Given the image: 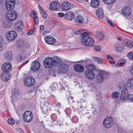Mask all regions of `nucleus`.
Here are the masks:
<instances>
[{
  "label": "nucleus",
  "mask_w": 133,
  "mask_h": 133,
  "mask_svg": "<svg viewBox=\"0 0 133 133\" xmlns=\"http://www.w3.org/2000/svg\"><path fill=\"white\" fill-rule=\"evenodd\" d=\"M61 104L59 102H57L56 104V106L58 107V108L60 107H61Z\"/></svg>",
  "instance_id": "57"
},
{
  "label": "nucleus",
  "mask_w": 133,
  "mask_h": 133,
  "mask_svg": "<svg viewBox=\"0 0 133 133\" xmlns=\"http://www.w3.org/2000/svg\"><path fill=\"white\" fill-rule=\"evenodd\" d=\"M120 61H122V63L123 65L125 64L127 62V60L125 59H121Z\"/></svg>",
  "instance_id": "52"
},
{
  "label": "nucleus",
  "mask_w": 133,
  "mask_h": 133,
  "mask_svg": "<svg viewBox=\"0 0 133 133\" xmlns=\"http://www.w3.org/2000/svg\"><path fill=\"white\" fill-rule=\"evenodd\" d=\"M74 69L76 71L79 72H82L84 71L83 66L80 64H76L74 67Z\"/></svg>",
  "instance_id": "20"
},
{
  "label": "nucleus",
  "mask_w": 133,
  "mask_h": 133,
  "mask_svg": "<svg viewBox=\"0 0 133 133\" xmlns=\"http://www.w3.org/2000/svg\"><path fill=\"white\" fill-rule=\"evenodd\" d=\"M120 94L119 92L116 91L113 92L112 93V95L113 98L117 99L119 97Z\"/></svg>",
  "instance_id": "28"
},
{
  "label": "nucleus",
  "mask_w": 133,
  "mask_h": 133,
  "mask_svg": "<svg viewBox=\"0 0 133 133\" xmlns=\"http://www.w3.org/2000/svg\"><path fill=\"white\" fill-rule=\"evenodd\" d=\"M71 109H68L67 110H66L65 111V112L66 114V115L67 116V117H70V113Z\"/></svg>",
  "instance_id": "42"
},
{
  "label": "nucleus",
  "mask_w": 133,
  "mask_h": 133,
  "mask_svg": "<svg viewBox=\"0 0 133 133\" xmlns=\"http://www.w3.org/2000/svg\"><path fill=\"white\" fill-rule=\"evenodd\" d=\"M127 7H123L122 9V13L127 16H129L131 14V10Z\"/></svg>",
  "instance_id": "26"
},
{
  "label": "nucleus",
  "mask_w": 133,
  "mask_h": 133,
  "mask_svg": "<svg viewBox=\"0 0 133 133\" xmlns=\"http://www.w3.org/2000/svg\"><path fill=\"white\" fill-rule=\"evenodd\" d=\"M98 74L96 76L97 81L99 83L103 82L104 79H107L109 76V74L101 70H99Z\"/></svg>",
  "instance_id": "6"
},
{
  "label": "nucleus",
  "mask_w": 133,
  "mask_h": 133,
  "mask_svg": "<svg viewBox=\"0 0 133 133\" xmlns=\"http://www.w3.org/2000/svg\"><path fill=\"white\" fill-rule=\"evenodd\" d=\"M115 51L118 53H121L124 51V47L119 43H117L114 45Z\"/></svg>",
  "instance_id": "14"
},
{
  "label": "nucleus",
  "mask_w": 133,
  "mask_h": 133,
  "mask_svg": "<svg viewBox=\"0 0 133 133\" xmlns=\"http://www.w3.org/2000/svg\"><path fill=\"white\" fill-rule=\"evenodd\" d=\"M8 122L10 125L14 124L15 122L14 120L12 118H9L8 120Z\"/></svg>",
  "instance_id": "37"
},
{
  "label": "nucleus",
  "mask_w": 133,
  "mask_h": 133,
  "mask_svg": "<svg viewBox=\"0 0 133 133\" xmlns=\"http://www.w3.org/2000/svg\"><path fill=\"white\" fill-rule=\"evenodd\" d=\"M59 3L57 1H53L50 4V9L52 11L57 10L59 8Z\"/></svg>",
  "instance_id": "13"
},
{
  "label": "nucleus",
  "mask_w": 133,
  "mask_h": 133,
  "mask_svg": "<svg viewBox=\"0 0 133 133\" xmlns=\"http://www.w3.org/2000/svg\"><path fill=\"white\" fill-rule=\"evenodd\" d=\"M78 32H78V31L77 30V31H75V32H74V34L75 35H77L79 34Z\"/></svg>",
  "instance_id": "61"
},
{
  "label": "nucleus",
  "mask_w": 133,
  "mask_h": 133,
  "mask_svg": "<svg viewBox=\"0 0 133 133\" xmlns=\"http://www.w3.org/2000/svg\"><path fill=\"white\" fill-rule=\"evenodd\" d=\"M13 54L11 51L6 52L4 54L5 58L8 60H11L12 59Z\"/></svg>",
  "instance_id": "23"
},
{
  "label": "nucleus",
  "mask_w": 133,
  "mask_h": 133,
  "mask_svg": "<svg viewBox=\"0 0 133 133\" xmlns=\"http://www.w3.org/2000/svg\"><path fill=\"white\" fill-rule=\"evenodd\" d=\"M51 119L53 121H56L57 118V116L56 114H51L50 116Z\"/></svg>",
  "instance_id": "31"
},
{
  "label": "nucleus",
  "mask_w": 133,
  "mask_h": 133,
  "mask_svg": "<svg viewBox=\"0 0 133 133\" xmlns=\"http://www.w3.org/2000/svg\"><path fill=\"white\" fill-rule=\"evenodd\" d=\"M133 81V77L131 78L130 79H128V82L127 83H126L125 84H127L128 83H130V82H132V81Z\"/></svg>",
  "instance_id": "54"
},
{
  "label": "nucleus",
  "mask_w": 133,
  "mask_h": 133,
  "mask_svg": "<svg viewBox=\"0 0 133 133\" xmlns=\"http://www.w3.org/2000/svg\"><path fill=\"white\" fill-rule=\"evenodd\" d=\"M100 4L99 0H91L90 4L91 6L94 8H98Z\"/></svg>",
  "instance_id": "22"
},
{
  "label": "nucleus",
  "mask_w": 133,
  "mask_h": 133,
  "mask_svg": "<svg viewBox=\"0 0 133 133\" xmlns=\"http://www.w3.org/2000/svg\"><path fill=\"white\" fill-rule=\"evenodd\" d=\"M23 118L24 121L27 122H30L33 118V114L29 111H26L23 114Z\"/></svg>",
  "instance_id": "9"
},
{
  "label": "nucleus",
  "mask_w": 133,
  "mask_h": 133,
  "mask_svg": "<svg viewBox=\"0 0 133 133\" xmlns=\"http://www.w3.org/2000/svg\"><path fill=\"white\" fill-rule=\"evenodd\" d=\"M3 25L4 27H7L8 26V24H9V22L8 21H5L4 23H3Z\"/></svg>",
  "instance_id": "48"
},
{
  "label": "nucleus",
  "mask_w": 133,
  "mask_h": 133,
  "mask_svg": "<svg viewBox=\"0 0 133 133\" xmlns=\"http://www.w3.org/2000/svg\"><path fill=\"white\" fill-rule=\"evenodd\" d=\"M109 62L111 64H114L115 63V62L114 61H109Z\"/></svg>",
  "instance_id": "59"
},
{
  "label": "nucleus",
  "mask_w": 133,
  "mask_h": 133,
  "mask_svg": "<svg viewBox=\"0 0 133 133\" xmlns=\"http://www.w3.org/2000/svg\"><path fill=\"white\" fill-rule=\"evenodd\" d=\"M40 30L41 31H43L44 28V26L43 25H41L40 26Z\"/></svg>",
  "instance_id": "56"
},
{
  "label": "nucleus",
  "mask_w": 133,
  "mask_h": 133,
  "mask_svg": "<svg viewBox=\"0 0 133 133\" xmlns=\"http://www.w3.org/2000/svg\"><path fill=\"white\" fill-rule=\"evenodd\" d=\"M60 60H58V57L54 56L53 58L51 57L46 58L44 61V65L46 68H51L54 65L55 66L59 65V62Z\"/></svg>",
  "instance_id": "2"
},
{
  "label": "nucleus",
  "mask_w": 133,
  "mask_h": 133,
  "mask_svg": "<svg viewBox=\"0 0 133 133\" xmlns=\"http://www.w3.org/2000/svg\"><path fill=\"white\" fill-rule=\"evenodd\" d=\"M18 45L19 48L23 47L24 46V44L23 42L22 41H19L18 42Z\"/></svg>",
  "instance_id": "39"
},
{
  "label": "nucleus",
  "mask_w": 133,
  "mask_h": 133,
  "mask_svg": "<svg viewBox=\"0 0 133 133\" xmlns=\"http://www.w3.org/2000/svg\"><path fill=\"white\" fill-rule=\"evenodd\" d=\"M34 22H35L34 24L37 25L38 23V16H37L34 18Z\"/></svg>",
  "instance_id": "41"
},
{
  "label": "nucleus",
  "mask_w": 133,
  "mask_h": 133,
  "mask_svg": "<svg viewBox=\"0 0 133 133\" xmlns=\"http://www.w3.org/2000/svg\"><path fill=\"white\" fill-rule=\"evenodd\" d=\"M35 80L34 78L30 76L26 77L24 80V83L26 86L31 87L34 84Z\"/></svg>",
  "instance_id": "7"
},
{
  "label": "nucleus",
  "mask_w": 133,
  "mask_h": 133,
  "mask_svg": "<svg viewBox=\"0 0 133 133\" xmlns=\"http://www.w3.org/2000/svg\"><path fill=\"white\" fill-rule=\"evenodd\" d=\"M115 0H103L104 3L107 4H110L114 2Z\"/></svg>",
  "instance_id": "32"
},
{
  "label": "nucleus",
  "mask_w": 133,
  "mask_h": 133,
  "mask_svg": "<svg viewBox=\"0 0 133 133\" xmlns=\"http://www.w3.org/2000/svg\"><path fill=\"white\" fill-rule=\"evenodd\" d=\"M127 84L128 85H129L128 86L129 87H131L132 88L131 89H133V82H132L128 83V84Z\"/></svg>",
  "instance_id": "49"
},
{
  "label": "nucleus",
  "mask_w": 133,
  "mask_h": 133,
  "mask_svg": "<svg viewBox=\"0 0 133 133\" xmlns=\"http://www.w3.org/2000/svg\"><path fill=\"white\" fill-rule=\"evenodd\" d=\"M15 4V0H6L5 3V7L9 10L7 16V19L9 21H13L17 17V14L12 10L14 8Z\"/></svg>",
  "instance_id": "1"
},
{
  "label": "nucleus",
  "mask_w": 133,
  "mask_h": 133,
  "mask_svg": "<svg viewBox=\"0 0 133 133\" xmlns=\"http://www.w3.org/2000/svg\"><path fill=\"white\" fill-rule=\"evenodd\" d=\"M128 58L131 60H133V52H130L127 54Z\"/></svg>",
  "instance_id": "36"
},
{
  "label": "nucleus",
  "mask_w": 133,
  "mask_h": 133,
  "mask_svg": "<svg viewBox=\"0 0 133 133\" xmlns=\"http://www.w3.org/2000/svg\"><path fill=\"white\" fill-rule=\"evenodd\" d=\"M85 61H85L84 60H81V61H78L75 62H72V63L73 64L74 63H77L79 62H85Z\"/></svg>",
  "instance_id": "58"
},
{
  "label": "nucleus",
  "mask_w": 133,
  "mask_h": 133,
  "mask_svg": "<svg viewBox=\"0 0 133 133\" xmlns=\"http://www.w3.org/2000/svg\"><path fill=\"white\" fill-rule=\"evenodd\" d=\"M31 65V69L34 71H37L38 70L41 66L40 63L36 60L32 62Z\"/></svg>",
  "instance_id": "12"
},
{
  "label": "nucleus",
  "mask_w": 133,
  "mask_h": 133,
  "mask_svg": "<svg viewBox=\"0 0 133 133\" xmlns=\"http://www.w3.org/2000/svg\"><path fill=\"white\" fill-rule=\"evenodd\" d=\"M130 72L131 75H133V65L131 67L130 70Z\"/></svg>",
  "instance_id": "55"
},
{
  "label": "nucleus",
  "mask_w": 133,
  "mask_h": 133,
  "mask_svg": "<svg viewBox=\"0 0 133 133\" xmlns=\"http://www.w3.org/2000/svg\"><path fill=\"white\" fill-rule=\"evenodd\" d=\"M38 6L39 8V9L40 11H42V10H41V9H42V7L40 5H38Z\"/></svg>",
  "instance_id": "63"
},
{
  "label": "nucleus",
  "mask_w": 133,
  "mask_h": 133,
  "mask_svg": "<svg viewBox=\"0 0 133 133\" xmlns=\"http://www.w3.org/2000/svg\"><path fill=\"white\" fill-rule=\"evenodd\" d=\"M99 37L100 40L103 39L104 37L103 34L102 33H100Z\"/></svg>",
  "instance_id": "45"
},
{
  "label": "nucleus",
  "mask_w": 133,
  "mask_h": 133,
  "mask_svg": "<svg viewBox=\"0 0 133 133\" xmlns=\"http://www.w3.org/2000/svg\"><path fill=\"white\" fill-rule=\"evenodd\" d=\"M36 29L35 28H34L33 29H31L27 33V34L28 35H30L32 34L34 32H35L36 31Z\"/></svg>",
  "instance_id": "40"
},
{
  "label": "nucleus",
  "mask_w": 133,
  "mask_h": 133,
  "mask_svg": "<svg viewBox=\"0 0 133 133\" xmlns=\"http://www.w3.org/2000/svg\"><path fill=\"white\" fill-rule=\"evenodd\" d=\"M23 58L22 56L21 55L20 56L19 58V61L20 62H21L22 61V58Z\"/></svg>",
  "instance_id": "62"
},
{
  "label": "nucleus",
  "mask_w": 133,
  "mask_h": 133,
  "mask_svg": "<svg viewBox=\"0 0 133 133\" xmlns=\"http://www.w3.org/2000/svg\"><path fill=\"white\" fill-rule=\"evenodd\" d=\"M36 15V13L35 12V11L34 10H33L31 11L30 13V15L31 17L34 18V17H35Z\"/></svg>",
  "instance_id": "38"
},
{
  "label": "nucleus",
  "mask_w": 133,
  "mask_h": 133,
  "mask_svg": "<svg viewBox=\"0 0 133 133\" xmlns=\"http://www.w3.org/2000/svg\"><path fill=\"white\" fill-rule=\"evenodd\" d=\"M94 48L95 50L97 51H99L101 49V47L99 46H95Z\"/></svg>",
  "instance_id": "44"
},
{
  "label": "nucleus",
  "mask_w": 133,
  "mask_h": 133,
  "mask_svg": "<svg viewBox=\"0 0 133 133\" xmlns=\"http://www.w3.org/2000/svg\"><path fill=\"white\" fill-rule=\"evenodd\" d=\"M23 27V26L22 24H20L19 25H16L15 28L17 31H21L22 30Z\"/></svg>",
  "instance_id": "29"
},
{
  "label": "nucleus",
  "mask_w": 133,
  "mask_h": 133,
  "mask_svg": "<svg viewBox=\"0 0 133 133\" xmlns=\"http://www.w3.org/2000/svg\"><path fill=\"white\" fill-rule=\"evenodd\" d=\"M42 11H40V13L41 14L42 17L44 19L46 18L47 17V14L43 9H41Z\"/></svg>",
  "instance_id": "30"
},
{
  "label": "nucleus",
  "mask_w": 133,
  "mask_h": 133,
  "mask_svg": "<svg viewBox=\"0 0 133 133\" xmlns=\"http://www.w3.org/2000/svg\"><path fill=\"white\" fill-rule=\"evenodd\" d=\"M74 13L72 11H69L66 12L64 18L67 20L71 21L74 19Z\"/></svg>",
  "instance_id": "16"
},
{
  "label": "nucleus",
  "mask_w": 133,
  "mask_h": 133,
  "mask_svg": "<svg viewBox=\"0 0 133 133\" xmlns=\"http://www.w3.org/2000/svg\"><path fill=\"white\" fill-rule=\"evenodd\" d=\"M66 99H67L68 101V102L69 103H73L74 102L73 100V97H71L70 96H69L66 97Z\"/></svg>",
  "instance_id": "33"
},
{
  "label": "nucleus",
  "mask_w": 133,
  "mask_h": 133,
  "mask_svg": "<svg viewBox=\"0 0 133 133\" xmlns=\"http://www.w3.org/2000/svg\"><path fill=\"white\" fill-rule=\"evenodd\" d=\"M96 14L97 16L100 18L104 17V13L102 8H98L96 11Z\"/></svg>",
  "instance_id": "24"
},
{
  "label": "nucleus",
  "mask_w": 133,
  "mask_h": 133,
  "mask_svg": "<svg viewBox=\"0 0 133 133\" xmlns=\"http://www.w3.org/2000/svg\"><path fill=\"white\" fill-rule=\"evenodd\" d=\"M90 35V33L88 32L82 33L80 35V36L82 37L81 39V41L82 43L85 41L86 40H87V39L89 37V36Z\"/></svg>",
  "instance_id": "18"
},
{
  "label": "nucleus",
  "mask_w": 133,
  "mask_h": 133,
  "mask_svg": "<svg viewBox=\"0 0 133 133\" xmlns=\"http://www.w3.org/2000/svg\"><path fill=\"white\" fill-rule=\"evenodd\" d=\"M78 119V118L77 117L75 116L72 117L71 120L74 122H75L77 121Z\"/></svg>",
  "instance_id": "47"
},
{
  "label": "nucleus",
  "mask_w": 133,
  "mask_h": 133,
  "mask_svg": "<svg viewBox=\"0 0 133 133\" xmlns=\"http://www.w3.org/2000/svg\"><path fill=\"white\" fill-rule=\"evenodd\" d=\"M71 7L70 3L67 2H65L62 4L61 8L63 11H66L69 10Z\"/></svg>",
  "instance_id": "19"
},
{
  "label": "nucleus",
  "mask_w": 133,
  "mask_h": 133,
  "mask_svg": "<svg viewBox=\"0 0 133 133\" xmlns=\"http://www.w3.org/2000/svg\"><path fill=\"white\" fill-rule=\"evenodd\" d=\"M124 44L128 47L133 48V42L128 39H124L123 41Z\"/></svg>",
  "instance_id": "21"
},
{
  "label": "nucleus",
  "mask_w": 133,
  "mask_h": 133,
  "mask_svg": "<svg viewBox=\"0 0 133 133\" xmlns=\"http://www.w3.org/2000/svg\"><path fill=\"white\" fill-rule=\"evenodd\" d=\"M17 35L16 32L14 31H11L7 33L6 37L9 40L11 41L14 40L16 37Z\"/></svg>",
  "instance_id": "11"
},
{
  "label": "nucleus",
  "mask_w": 133,
  "mask_h": 133,
  "mask_svg": "<svg viewBox=\"0 0 133 133\" xmlns=\"http://www.w3.org/2000/svg\"><path fill=\"white\" fill-rule=\"evenodd\" d=\"M17 130L20 133H24L22 129L21 128H17Z\"/></svg>",
  "instance_id": "51"
},
{
  "label": "nucleus",
  "mask_w": 133,
  "mask_h": 133,
  "mask_svg": "<svg viewBox=\"0 0 133 133\" xmlns=\"http://www.w3.org/2000/svg\"><path fill=\"white\" fill-rule=\"evenodd\" d=\"M84 21V18L82 16H78L76 17L75 21L78 24L82 23Z\"/></svg>",
  "instance_id": "27"
},
{
  "label": "nucleus",
  "mask_w": 133,
  "mask_h": 133,
  "mask_svg": "<svg viewBox=\"0 0 133 133\" xmlns=\"http://www.w3.org/2000/svg\"><path fill=\"white\" fill-rule=\"evenodd\" d=\"M45 42L48 44H53L56 42V39L54 37L51 36H49L45 39Z\"/></svg>",
  "instance_id": "17"
},
{
  "label": "nucleus",
  "mask_w": 133,
  "mask_h": 133,
  "mask_svg": "<svg viewBox=\"0 0 133 133\" xmlns=\"http://www.w3.org/2000/svg\"><path fill=\"white\" fill-rule=\"evenodd\" d=\"M19 123V120H16L15 121V123L17 125Z\"/></svg>",
  "instance_id": "60"
},
{
  "label": "nucleus",
  "mask_w": 133,
  "mask_h": 133,
  "mask_svg": "<svg viewBox=\"0 0 133 133\" xmlns=\"http://www.w3.org/2000/svg\"><path fill=\"white\" fill-rule=\"evenodd\" d=\"M94 59L95 61L97 62L99 64H102V58L96 57H94Z\"/></svg>",
  "instance_id": "35"
},
{
  "label": "nucleus",
  "mask_w": 133,
  "mask_h": 133,
  "mask_svg": "<svg viewBox=\"0 0 133 133\" xmlns=\"http://www.w3.org/2000/svg\"><path fill=\"white\" fill-rule=\"evenodd\" d=\"M12 95L16 96V95L19 96L20 95V94L18 93L17 90L15 89H14V90L12 91Z\"/></svg>",
  "instance_id": "34"
},
{
  "label": "nucleus",
  "mask_w": 133,
  "mask_h": 133,
  "mask_svg": "<svg viewBox=\"0 0 133 133\" xmlns=\"http://www.w3.org/2000/svg\"><path fill=\"white\" fill-rule=\"evenodd\" d=\"M58 15L59 17H62L64 16L65 17V15H64L63 13L62 12L58 13Z\"/></svg>",
  "instance_id": "50"
},
{
  "label": "nucleus",
  "mask_w": 133,
  "mask_h": 133,
  "mask_svg": "<svg viewBox=\"0 0 133 133\" xmlns=\"http://www.w3.org/2000/svg\"><path fill=\"white\" fill-rule=\"evenodd\" d=\"M123 88L120 96V99L122 100H130L133 101V95L129 94L127 87L124 84L122 86Z\"/></svg>",
  "instance_id": "4"
},
{
  "label": "nucleus",
  "mask_w": 133,
  "mask_h": 133,
  "mask_svg": "<svg viewBox=\"0 0 133 133\" xmlns=\"http://www.w3.org/2000/svg\"><path fill=\"white\" fill-rule=\"evenodd\" d=\"M8 73H2L1 78L3 81H8L11 76L10 74Z\"/></svg>",
  "instance_id": "25"
},
{
  "label": "nucleus",
  "mask_w": 133,
  "mask_h": 133,
  "mask_svg": "<svg viewBox=\"0 0 133 133\" xmlns=\"http://www.w3.org/2000/svg\"><path fill=\"white\" fill-rule=\"evenodd\" d=\"M87 40L83 42L82 44L85 46H92L93 45L95 42L94 39L92 38L89 37Z\"/></svg>",
  "instance_id": "15"
},
{
  "label": "nucleus",
  "mask_w": 133,
  "mask_h": 133,
  "mask_svg": "<svg viewBox=\"0 0 133 133\" xmlns=\"http://www.w3.org/2000/svg\"><path fill=\"white\" fill-rule=\"evenodd\" d=\"M117 39L119 41H121L122 39L121 37H118Z\"/></svg>",
  "instance_id": "64"
},
{
  "label": "nucleus",
  "mask_w": 133,
  "mask_h": 133,
  "mask_svg": "<svg viewBox=\"0 0 133 133\" xmlns=\"http://www.w3.org/2000/svg\"><path fill=\"white\" fill-rule=\"evenodd\" d=\"M107 58L111 60H113V58L110 55H108L107 56Z\"/></svg>",
  "instance_id": "53"
},
{
  "label": "nucleus",
  "mask_w": 133,
  "mask_h": 133,
  "mask_svg": "<svg viewBox=\"0 0 133 133\" xmlns=\"http://www.w3.org/2000/svg\"><path fill=\"white\" fill-rule=\"evenodd\" d=\"M113 118L111 117H106L103 121V124L107 128H110L113 124Z\"/></svg>",
  "instance_id": "10"
},
{
  "label": "nucleus",
  "mask_w": 133,
  "mask_h": 133,
  "mask_svg": "<svg viewBox=\"0 0 133 133\" xmlns=\"http://www.w3.org/2000/svg\"><path fill=\"white\" fill-rule=\"evenodd\" d=\"M107 22L112 27H115V26H114L113 23L111 20L110 19H108L107 20Z\"/></svg>",
  "instance_id": "46"
},
{
  "label": "nucleus",
  "mask_w": 133,
  "mask_h": 133,
  "mask_svg": "<svg viewBox=\"0 0 133 133\" xmlns=\"http://www.w3.org/2000/svg\"><path fill=\"white\" fill-rule=\"evenodd\" d=\"M58 60H60L59 62V65L56 66H59V71L61 73H66L68 68L71 65V63H72L73 62H62L61 61V58L58 57Z\"/></svg>",
  "instance_id": "5"
},
{
  "label": "nucleus",
  "mask_w": 133,
  "mask_h": 133,
  "mask_svg": "<svg viewBox=\"0 0 133 133\" xmlns=\"http://www.w3.org/2000/svg\"><path fill=\"white\" fill-rule=\"evenodd\" d=\"M2 69L4 73H9L12 69V65L10 62L4 63L2 66Z\"/></svg>",
  "instance_id": "8"
},
{
  "label": "nucleus",
  "mask_w": 133,
  "mask_h": 133,
  "mask_svg": "<svg viewBox=\"0 0 133 133\" xmlns=\"http://www.w3.org/2000/svg\"><path fill=\"white\" fill-rule=\"evenodd\" d=\"M121 61L119 60L116 64V65L117 67H119L123 65Z\"/></svg>",
  "instance_id": "43"
},
{
  "label": "nucleus",
  "mask_w": 133,
  "mask_h": 133,
  "mask_svg": "<svg viewBox=\"0 0 133 133\" xmlns=\"http://www.w3.org/2000/svg\"><path fill=\"white\" fill-rule=\"evenodd\" d=\"M96 69L94 65L92 64L87 65L86 66V70L85 72V74L87 78L91 80L95 78V75L93 71Z\"/></svg>",
  "instance_id": "3"
}]
</instances>
